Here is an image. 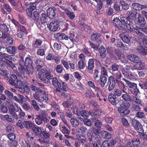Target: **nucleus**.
Returning a JSON list of instances; mask_svg holds the SVG:
<instances>
[{
  "label": "nucleus",
  "instance_id": "nucleus-9",
  "mask_svg": "<svg viewBox=\"0 0 147 147\" xmlns=\"http://www.w3.org/2000/svg\"><path fill=\"white\" fill-rule=\"evenodd\" d=\"M133 126L134 127L136 130L139 133H142L144 130L142 129V126L141 124L138 121L135 119L132 121Z\"/></svg>",
  "mask_w": 147,
  "mask_h": 147
},
{
  "label": "nucleus",
  "instance_id": "nucleus-58",
  "mask_svg": "<svg viewBox=\"0 0 147 147\" xmlns=\"http://www.w3.org/2000/svg\"><path fill=\"white\" fill-rule=\"evenodd\" d=\"M131 101H133L137 104L141 103V100L139 99L136 96L133 95L131 96Z\"/></svg>",
  "mask_w": 147,
  "mask_h": 147
},
{
  "label": "nucleus",
  "instance_id": "nucleus-26",
  "mask_svg": "<svg viewBox=\"0 0 147 147\" xmlns=\"http://www.w3.org/2000/svg\"><path fill=\"white\" fill-rule=\"evenodd\" d=\"M5 50L9 54H15L17 53V49L14 46H9L5 48Z\"/></svg>",
  "mask_w": 147,
  "mask_h": 147
},
{
  "label": "nucleus",
  "instance_id": "nucleus-29",
  "mask_svg": "<svg viewBox=\"0 0 147 147\" xmlns=\"http://www.w3.org/2000/svg\"><path fill=\"white\" fill-rule=\"evenodd\" d=\"M139 64H136L134 67H131V70L138 69L140 70L143 69L145 67V64L143 62H140Z\"/></svg>",
  "mask_w": 147,
  "mask_h": 147
},
{
  "label": "nucleus",
  "instance_id": "nucleus-28",
  "mask_svg": "<svg viewBox=\"0 0 147 147\" xmlns=\"http://www.w3.org/2000/svg\"><path fill=\"white\" fill-rule=\"evenodd\" d=\"M34 124L29 121H25L23 123V125L27 129H31L34 126Z\"/></svg>",
  "mask_w": 147,
  "mask_h": 147
},
{
  "label": "nucleus",
  "instance_id": "nucleus-27",
  "mask_svg": "<svg viewBox=\"0 0 147 147\" xmlns=\"http://www.w3.org/2000/svg\"><path fill=\"white\" fill-rule=\"evenodd\" d=\"M135 52L137 53H140L144 55H147V48H144L142 47H139L136 49Z\"/></svg>",
  "mask_w": 147,
  "mask_h": 147
},
{
  "label": "nucleus",
  "instance_id": "nucleus-17",
  "mask_svg": "<svg viewBox=\"0 0 147 147\" xmlns=\"http://www.w3.org/2000/svg\"><path fill=\"white\" fill-rule=\"evenodd\" d=\"M101 36L99 33L93 34L91 36V39L93 41H96L97 43H101L102 40Z\"/></svg>",
  "mask_w": 147,
  "mask_h": 147
},
{
  "label": "nucleus",
  "instance_id": "nucleus-4",
  "mask_svg": "<svg viewBox=\"0 0 147 147\" xmlns=\"http://www.w3.org/2000/svg\"><path fill=\"white\" fill-rule=\"evenodd\" d=\"M129 106V103L128 102H127L125 105L122 104L120 107L118 108V111L120 113V114L121 116H124L129 113V111L127 108H128Z\"/></svg>",
  "mask_w": 147,
  "mask_h": 147
},
{
  "label": "nucleus",
  "instance_id": "nucleus-52",
  "mask_svg": "<svg viewBox=\"0 0 147 147\" xmlns=\"http://www.w3.org/2000/svg\"><path fill=\"white\" fill-rule=\"evenodd\" d=\"M116 97L115 96H113L112 95H110L108 97L109 100L111 103L113 105L116 104Z\"/></svg>",
  "mask_w": 147,
  "mask_h": 147
},
{
  "label": "nucleus",
  "instance_id": "nucleus-38",
  "mask_svg": "<svg viewBox=\"0 0 147 147\" xmlns=\"http://www.w3.org/2000/svg\"><path fill=\"white\" fill-rule=\"evenodd\" d=\"M17 76L14 74H12L10 77V79L9 80V82L10 84L11 85H13L16 81H17Z\"/></svg>",
  "mask_w": 147,
  "mask_h": 147
},
{
  "label": "nucleus",
  "instance_id": "nucleus-64",
  "mask_svg": "<svg viewBox=\"0 0 147 147\" xmlns=\"http://www.w3.org/2000/svg\"><path fill=\"white\" fill-rule=\"evenodd\" d=\"M63 107L67 109L71 105V103L69 101H66L63 102Z\"/></svg>",
  "mask_w": 147,
  "mask_h": 147
},
{
  "label": "nucleus",
  "instance_id": "nucleus-21",
  "mask_svg": "<svg viewBox=\"0 0 147 147\" xmlns=\"http://www.w3.org/2000/svg\"><path fill=\"white\" fill-rule=\"evenodd\" d=\"M26 30L23 26H21L18 28L17 30V36L18 38H22L24 34L25 33Z\"/></svg>",
  "mask_w": 147,
  "mask_h": 147
},
{
  "label": "nucleus",
  "instance_id": "nucleus-45",
  "mask_svg": "<svg viewBox=\"0 0 147 147\" xmlns=\"http://www.w3.org/2000/svg\"><path fill=\"white\" fill-rule=\"evenodd\" d=\"M138 21L141 25H144L146 23L145 21L144 18L143 17L142 15L139 14L138 17Z\"/></svg>",
  "mask_w": 147,
  "mask_h": 147
},
{
  "label": "nucleus",
  "instance_id": "nucleus-10",
  "mask_svg": "<svg viewBox=\"0 0 147 147\" xmlns=\"http://www.w3.org/2000/svg\"><path fill=\"white\" fill-rule=\"evenodd\" d=\"M0 58L1 61L6 64H9V62L12 61V57L11 55H9L6 53L1 52L0 53Z\"/></svg>",
  "mask_w": 147,
  "mask_h": 147
},
{
  "label": "nucleus",
  "instance_id": "nucleus-44",
  "mask_svg": "<svg viewBox=\"0 0 147 147\" xmlns=\"http://www.w3.org/2000/svg\"><path fill=\"white\" fill-rule=\"evenodd\" d=\"M119 87H120V86ZM120 89H121V90L119 89H116L114 90V94H113L114 96L116 97L117 98V97L121 96L122 94V91H122V89L121 88H120Z\"/></svg>",
  "mask_w": 147,
  "mask_h": 147
},
{
  "label": "nucleus",
  "instance_id": "nucleus-55",
  "mask_svg": "<svg viewBox=\"0 0 147 147\" xmlns=\"http://www.w3.org/2000/svg\"><path fill=\"white\" fill-rule=\"evenodd\" d=\"M78 67L80 69H83L85 67V65L82 60H80L78 63Z\"/></svg>",
  "mask_w": 147,
  "mask_h": 147
},
{
  "label": "nucleus",
  "instance_id": "nucleus-60",
  "mask_svg": "<svg viewBox=\"0 0 147 147\" xmlns=\"http://www.w3.org/2000/svg\"><path fill=\"white\" fill-rule=\"evenodd\" d=\"M37 25L41 32H43L45 30V27L44 24H41V25L40 23L38 22H37Z\"/></svg>",
  "mask_w": 147,
  "mask_h": 147
},
{
  "label": "nucleus",
  "instance_id": "nucleus-53",
  "mask_svg": "<svg viewBox=\"0 0 147 147\" xmlns=\"http://www.w3.org/2000/svg\"><path fill=\"white\" fill-rule=\"evenodd\" d=\"M52 84L56 88L59 84L60 83L56 77H54L51 80Z\"/></svg>",
  "mask_w": 147,
  "mask_h": 147
},
{
  "label": "nucleus",
  "instance_id": "nucleus-36",
  "mask_svg": "<svg viewBox=\"0 0 147 147\" xmlns=\"http://www.w3.org/2000/svg\"><path fill=\"white\" fill-rule=\"evenodd\" d=\"M29 88L32 91L35 92V93H40V92H42V90L39 88H38L33 84L31 85Z\"/></svg>",
  "mask_w": 147,
  "mask_h": 147
},
{
  "label": "nucleus",
  "instance_id": "nucleus-14",
  "mask_svg": "<svg viewBox=\"0 0 147 147\" xmlns=\"http://www.w3.org/2000/svg\"><path fill=\"white\" fill-rule=\"evenodd\" d=\"M47 12L48 16L50 18L52 19L55 17L56 10L55 7L48 8Z\"/></svg>",
  "mask_w": 147,
  "mask_h": 147
},
{
  "label": "nucleus",
  "instance_id": "nucleus-32",
  "mask_svg": "<svg viewBox=\"0 0 147 147\" xmlns=\"http://www.w3.org/2000/svg\"><path fill=\"white\" fill-rule=\"evenodd\" d=\"M9 71L7 70L0 68V74L2 76L5 77V78H8Z\"/></svg>",
  "mask_w": 147,
  "mask_h": 147
},
{
  "label": "nucleus",
  "instance_id": "nucleus-2",
  "mask_svg": "<svg viewBox=\"0 0 147 147\" xmlns=\"http://www.w3.org/2000/svg\"><path fill=\"white\" fill-rule=\"evenodd\" d=\"M40 92V93H41L40 95L37 93L33 94V96L34 98L40 102L42 103L47 102L49 100L48 95L46 93L45 91L42 90Z\"/></svg>",
  "mask_w": 147,
  "mask_h": 147
},
{
  "label": "nucleus",
  "instance_id": "nucleus-3",
  "mask_svg": "<svg viewBox=\"0 0 147 147\" xmlns=\"http://www.w3.org/2000/svg\"><path fill=\"white\" fill-rule=\"evenodd\" d=\"M132 24L133 23L132 22H130L129 21L128 22H127L126 27L128 30L130 32L134 31L136 33L138 36L142 37H143L144 34L140 32L141 29L138 27H136L135 28L132 26Z\"/></svg>",
  "mask_w": 147,
  "mask_h": 147
},
{
  "label": "nucleus",
  "instance_id": "nucleus-37",
  "mask_svg": "<svg viewBox=\"0 0 147 147\" xmlns=\"http://www.w3.org/2000/svg\"><path fill=\"white\" fill-rule=\"evenodd\" d=\"M65 13L67 16L71 20H73L75 17L73 12H71L68 9L65 10Z\"/></svg>",
  "mask_w": 147,
  "mask_h": 147
},
{
  "label": "nucleus",
  "instance_id": "nucleus-48",
  "mask_svg": "<svg viewBox=\"0 0 147 147\" xmlns=\"http://www.w3.org/2000/svg\"><path fill=\"white\" fill-rule=\"evenodd\" d=\"M62 132L64 134L69 135L70 133V130L65 126L63 125L60 128Z\"/></svg>",
  "mask_w": 147,
  "mask_h": 147
},
{
  "label": "nucleus",
  "instance_id": "nucleus-15",
  "mask_svg": "<svg viewBox=\"0 0 147 147\" xmlns=\"http://www.w3.org/2000/svg\"><path fill=\"white\" fill-rule=\"evenodd\" d=\"M15 106L16 107V109H15V111L18 112L19 113L18 117L19 116V118L21 119H23L25 116V113L23 111L20 107L18 106L17 104H15Z\"/></svg>",
  "mask_w": 147,
  "mask_h": 147
},
{
  "label": "nucleus",
  "instance_id": "nucleus-19",
  "mask_svg": "<svg viewBox=\"0 0 147 147\" xmlns=\"http://www.w3.org/2000/svg\"><path fill=\"white\" fill-rule=\"evenodd\" d=\"M47 26L51 31H55L59 28V26L55 21L52 22L49 25H48Z\"/></svg>",
  "mask_w": 147,
  "mask_h": 147
},
{
  "label": "nucleus",
  "instance_id": "nucleus-43",
  "mask_svg": "<svg viewBox=\"0 0 147 147\" xmlns=\"http://www.w3.org/2000/svg\"><path fill=\"white\" fill-rule=\"evenodd\" d=\"M123 80L125 82L129 88H134L136 87V85L134 83L131 82L124 78H123Z\"/></svg>",
  "mask_w": 147,
  "mask_h": 147
},
{
  "label": "nucleus",
  "instance_id": "nucleus-34",
  "mask_svg": "<svg viewBox=\"0 0 147 147\" xmlns=\"http://www.w3.org/2000/svg\"><path fill=\"white\" fill-rule=\"evenodd\" d=\"M48 18L46 14L42 13L40 17V21L41 24H44L47 22Z\"/></svg>",
  "mask_w": 147,
  "mask_h": 147
},
{
  "label": "nucleus",
  "instance_id": "nucleus-41",
  "mask_svg": "<svg viewBox=\"0 0 147 147\" xmlns=\"http://www.w3.org/2000/svg\"><path fill=\"white\" fill-rule=\"evenodd\" d=\"M131 36L129 35H126L123 36L122 38V40L126 43H129L131 40Z\"/></svg>",
  "mask_w": 147,
  "mask_h": 147
},
{
  "label": "nucleus",
  "instance_id": "nucleus-46",
  "mask_svg": "<svg viewBox=\"0 0 147 147\" xmlns=\"http://www.w3.org/2000/svg\"><path fill=\"white\" fill-rule=\"evenodd\" d=\"M132 144L134 147H138L140 146V142L139 138H134L131 140Z\"/></svg>",
  "mask_w": 147,
  "mask_h": 147
},
{
  "label": "nucleus",
  "instance_id": "nucleus-18",
  "mask_svg": "<svg viewBox=\"0 0 147 147\" xmlns=\"http://www.w3.org/2000/svg\"><path fill=\"white\" fill-rule=\"evenodd\" d=\"M127 57L130 61L136 63H140L141 62V59L136 55L131 54L128 55Z\"/></svg>",
  "mask_w": 147,
  "mask_h": 147
},
{
  "label": "nucleus",
  "instance_id": "nucleus-7",
  "mask_svg": "<svg viewBox=\"0 0 147 147\" xmlns=\"http://www.w3.org/2000/svg\"><path fill=\"white\" fill-rule=\"evenodd\" d=\"M18 69L19 72L21 75L28 74V68L24 65V61L22 58L20 60Z\"/></svg>",
  "mask_w": 147,
  "mask_h": 147
},
{
  "label": "nucleus",
  "instance_id": "nucleus-57",
  "mask_svg": "<svg viewBox=\"0 0 147 147\" xmlns=\"http://www.w3.org/2000/svg\"><path fill=\"white\" fill-rule=\"evenodd\" d=\"M64 35V33H58L54 34V37L56 39L59 40H63V37Z\"/></svg>",
  "mask_w": 147,
  "mask_h": 147
},
{
  "label": "nucleus",
  "instance_id": "nucleus-56",
  "mask_svg": "<svg viewBox=\"0 0 147 147\" xmlns=\"http://www.w3.org/2000/svg\"><path fill=\"white\" fill-rule=\"evenodd\" d=\"M22 85L21 81L19 80L18 79L14 83H13L12 86H14L15 88H18L19 87H20Z\"/></svg>",
  "mask_w": 147,
  "mask_h": 147
},
{
  "label": "nucleus",
  "instance_id": "nucleus-30",
  "mask_svg": "<svg viewBox=\"0 0 147 147\" xmlns=\"http://www.w3.org/2000/svg\"><path fill=\"white\" fill-rule=\"evenodd\" d=\"M100 80L99 83L101 86L102 87H104L107 82V77L105 76H101L100 78Z\"/></svg>",
  "mask_w": 147,
  "mask_h": 147
},
{
  "label": "nucleus",
  "instance_id": "nucleus-13",
  "mask_svg": "<svg viewBox=\"0 0 147 147\" xmlns=\"http://www.w3.org/2000/svg\"><path fill=\"white\" fill-rule=\"evenodd\" d=\"M130 69H131V67L127 65L126 69H122V71L124 76L127 78L132 80L134 79V77L130 72L129 70Z\"/></svg>",
  "mask_w": 147,
  "mask_h": 147
},
{
  "label": "nucleus",
  "instance_id": "nucleus-59",
  "mask_svg": "<svg viewBox=\"0 0 147 147\" xmlns=\"http://www.w3.org/2000/svg\"><path fill=\"white\" fill-rule=\"evenodd\" d=\"M31 104L33 106L34 109L36 111H38L39 110V107L37 104L36 102L34 100H32L31 101Z\"/></svg>",
  "mask_w": 147,
  "mask_h": 147
},
{
  "label": "nucleus",
  "instance_id": "nucleus-16",
  "mask_svg": "<svg viewBox=\"0 0 147 147\" xmlns=\"http://www.w3.org/2000/svg\"><path fill=\"white\" fill-rule=\"evenodd\" d=\"M67 85L65 82H60L59 84L57 87L54 92H60L61 91H66L67 90Z\"/></svg>",
  "mask_w": 147,
  "mask_h": 147
},
{
  "label": "nucleus",
  "instance_id": "nucleus-50",
  "mask_svg": "<svg viewBox=\"0 0 147 147\" xmlns=\"http://www.w3.org/2000/svg\"><path fill=\"white\" fill-rule=\"evenodd\" d=\"M141 5L137 3H134L131 5L132 7L136 10H141Z\"/></svg>",
  "mask_w": 147,
  "mask_h": 147
},
{
  "label": "nucleus",
  "instance_id": "nucleus-24",
  "mask_svg": "<svg viewBox=\"0 0 147 147\" xmlns=\"http://www.w3.org/2000/svg\"><path fill=\"white\" fill-rule=\"evenodd\" d=\"M137 12L133 9H131L127 12V18L128 19L132 20L135 17Z\"/></svg>",
  "mask_w": 147,
  "mask_h": 147
},
{
  "label": "nucleus",
  "instance_id": "nucleus-39",
  "mask_svg": "<svg viewBox=\"0 0 147 147\" xmlns=\"http://www.w3.org/2000/svg\"><path fill=\"white\" fill-rule=\"evenodd\" d=\"M80 115L84 119H87L88 118L89 115V112L86 110H83L79 111Z\"/></svg>",
  "mask_w": 147,
  "mask_h": 147
},
{
  "label": "nucleus",
  "instance_id": "nucleus-1",
  "mask_svg": "<svg viewBox=\"0 0 147 147\" xmlns=\"http://www.w3.org/2000/svg\"><path fill=\"white\" fill-rule=\"evenodd\" d=\"M4 103L5 105L8 107L9 114L12 117L16 119H18V116L15 111V109L16 108L11 100L7 98L4 100Z\"/></svg>",
  "mask_w": 147,
  "mask_h": 147
},
{
  "label": "nucleus",
  "instance_id": "nucleus-12",
  "mask_svg": "<svg viewBox=\"0 0 147 147\" xmlns=\"http://www.w3.org/2000/svg\"><path fill=\"white\" fill-rule=\"evenodd\" d=\"M113 23L115 25L117 28L119 30H123L125 28V25L122 24L118 18L116 17L113 20Z\"/></svg>",
  "mask_w": 147,
  "mask_h": 147
},
{
  "label": "nucleus",
  "instance_id": "nucleus-8",
  "mask_svg": "<svg viewBox=\"0 0 147 147\" xmlns=\"http://www.w3.org/2000/svg\"><path fill=\"white\" fill-rule=\"evenodd\" d=\"M24 65L28 68V75H30L32 74L34 69L32 66L33 62L32 60L29 58H26L24 62Z\"/></svg>",
  "mask_w": 147,
  "mask_h": 147
},
{
  "label": "nucleus",
  "instance_id": "nucleus-62",
  "mask_svg": "<svg viewBox=\"0 0 147 147\" xmlns=\"http://www.w3.org/2000/svg\"><path fill=\"white\" fill-rule=\"evenodd\" d=\"M4 93L9 98H13V94L10 91L7 90H5L4 91Z\"/></svg>",
  "mask_w": 147,
  "mask_h": 147
},
{
  "label": "nucleus",
  "instance_id": "nucleus-47",
  "mask_svg": "<svg viewBox=\"0 0 147 147\" xmlns=\"http://www.w3.org/2000/svg\"><path fill=\"white\" fill-rule=\"evenodd\" d=\"M80 25L81 26V28L82 30H86L88 31V30H91V28L90 26H87L84 23H80L79 22Z\"/></svg>",
  "mask_w": 147,
  "mask_h": 147
},
{
  "label": "nucleus",
  "instance_id": "nucleus-5",
  "mask_svg": "<svg viewBox=\"0 0 147 147\" xmlns=\"http://www.w3.org/2000/svg\"><path fill=\"white\" fill-rule=\"evenodd\" d=\"M113 76L114 78V79H115L119 86L122 89L123 92L124 93L127 89L125 85L121 81V73L119 72H118L114 74Z\"/></svg>",
  "mask_w": 147,
  "mask_h": 147
},
{
  "label": "nucleus",
  "instance_id": "nucleus-40",
  "mask_svg": "<svg viewBox=\"0 0 147 147\" xmlns=\"http://www.w3.org/2000/svg\"><path fill=\"white\" fill-rule=\"evenodd\" d=\"M92 128H90L89 129L87 134V138L89 140L90 142L92 141V138L94 136H93V133H92Z\"/></svg>",
  "mask_w": 147,
  "mask_h": 147
},
{
  "label": "nucleus",
  "instance_id": "nucleus-31",
  "mask_svg": "<svg viewBox=\"0 0 147 147\" xmlns=\"http://www.w3.org/2000/svg\"><path fill=\"white\" fill-rule=\"evenodd\" d=\"M99 52L100 53V56L102 58L106 57V49L103 46H101L99 49Z\"/></svg>",
  "mask_w": 147,
  "mask_h": 147
},
{
  "label": "nucleus",
  "instance_id": "nucleus-22",
  "mask_svg": "<svg viewBox=\"0 0 147 147\" xmlns=\"http://www.w3.org/2000/svg\"><path fill=\"white\" fill-rule=\"evenodd\" d=\"M109 83L108 90L109 91H111L114 89L115 85V79L112 76L110 77L109 78Z\"/></svg>",
  "mask_w": 147,
  "mask_h": 147
},
{
  "label": "nucleus",
  "instance_id": "nucleus-61",
  "mask_svg": "<svg viewBox=\"0 0 147 147\" xmlns=\"http://www.w3.org/2000/svg\"><path fill=\"white\" fill-rule=\"evenodd\" d=\"M61 63L63 65L64 67L67 69H68L69 68L68 63L65 59H64L61 61Z\"/></svg>",
  "mask_w": 147,
  "mask_h": 147
},
{
  "label": "nucleus",
  "instance_id": "nucleus-51",
  "mask_svg": "<svg viewBox=\"0 0 147 147\" xmlns=\"http://www.w3.org/2000/svg\"><path fill=\"white\" fill-rule=\"evenodd\" d=\"M70 122L73 127H76L79 125V121L77 119L71 118L70 120Z\"/></svg>",
  "mask_w": 147,
  "mask_h": 147
},
{
  "label": "nucleus",
  "instance_id": "nucleus-23",
  "mask_svg": "<svg viewBox=\"0 0 147 147\" xmlns=\"http://www.w3.org/2000/svg\"><path fill=\"white\" fill-rule=\"evenodd\" d=\"M94 67V61L93 59H90L88 61V72L90 74L92 73Z\"/></svg>",
  "mask_w": 147,
  "mask_h": 147
},
{
  "label": "nucleus",
  "instance_id": "nucleus-63",
  "mask_svg": "<svg viewBox=\"0 0 147 147\" xmlns=\"http://www.w3.org/2000/svg\"><path fill=\"white\" fill-rule=\"evenodd\" d=\"M100 133L101 135L103 138H109V136H110V134L108 132L105 131H101Z\"/></svg>",
  "mask_w": 147,
  "mask_h": 147
},
{
  "label": "nucleus",
  "instance_id": "nucleus-54",
  "mask_svg": "<svg viewBox=\"0 0 147 147\" xmlns=\"http://www.w3.org/2000/svg\"><path fill=\"white\" fill-rule=\"evenodd\" d=\"M125 93H126L123 94L121 96L122 98L125 101H131V96H130L127 94V93H126L125 91Z\"/></svg>",
  "mask_w": 147,
  "mask_h": 147
},
{
  "label": "nucleus",
  "instance_id": "nucleus-33",
  "mask_svg": "<svg viewBox=\"0 0 147 147\" xmlns=\"http://www.w3.org/2000/svg\"><path fill=\"white\" fill-rule=\"evenodd\" d=\"M36 118L35 119V123L37 125H40L42 124L44 120L43 118L39 115H36Z\"/></svg>",
  "mask_w": 147,
  "mask_h": 147
},
{
  "label": "nucleus",
  "instance_id": "nucleus-25",
  "mask_svg": "<svg viewBox=\"0 0 147 147\" xmlns=\"http://www.w3.org/2000/svg\"><path fill=\"white\" fill-rule=\"evenodd\" d=\"M31 129L36 136L40 137L41 134V128L38 126L34 124Z\"/></svg>",
  "mask_w": 147,
  "mask_h": 147
},
{
  "label": "nucleus",
  "instance_id": "nucleus-20",
  "mask_svg": "<svg viewBox=\"0 0 147 147\" xmlns=\"http://www.w3.org/2000/svg\"><path fill=\"white\" fill-rule=\"evenodd\" d=\"M46 72L45 69H41L38 73V78L42 82L46 80Z\"/></svg>",
  "mask_w": 147,
  "mask_h": 147
},
{
  "label": "nucleus",
  "instance_id": "nucleus-42",
  "mask_svg": "<svg viewBox=\"0 0 147 147\" xmlns=\"http://www.w3.org/2000/svg\"><path fill=\"white\" fill-rule=\"evenodd\" d=\"M42 43V41L40 39H36L32 45L33 47L34 48H38L40 46Z\"/></svg>",
  "mask_w": 147,
  "mask_h": 147
},
{
  "label": "nucleus",
  "instance_id": "nucleus-6",
  "mask_svg": "<svg viewBox=\"0 0 147 147\" xmlns=\"http://www.w3.org/2000/svg\"><path fill=\"white\" fill-rule=\"evenodd\" d=\"M26 12L27 15L29 17L37 22H39V14L37 11H35L32 12L30 9H27Z\"/></svg>",
  "mask_w": 147,
  "mask_h": 147
},
{
  "label": "nucleus",
  "instance_id": "nucleus-49",
  "mask_svg": "<svg viewBox=\"0 0 147 147\" xmlns=\"http://www.w3.org/2000/svg\"><path fill=\"white\" fill-rule=\"evenodd\" d=\"M63 67L61 65H57L55 68V70L58 73H61L63 71Z\"/></svg>",
  "mask_w": 147,
  "mask_h": 147
},
{
  "label": "nucleus",
  "instance_id": "nucleus-35",
  "mask_svg": "<svg viewBox=\"0 0 147 147\" xmlns=\"http://www.w3.org/2000/svg\"><path fill=\"white\" fill-rule=\"evenodd\" d=\"M87 128L84 126H82L80 127L77 130V131L80 134L84 135L86 134L87 131Z\"/></svg>",
  "mask_w": 147,
  "mask_h": 147
},
{
  "label": "nucleus",
  "instance_id": "nucleus-11",
  "mask_svg": "<svg viewBox=\"0 0 147 147\" xmlns=\"http://www.w3.org/2000/svg\"><path fill=\"white\" fill-rule=\"evenodd\" d=\"M9 30V28L5 24L0 25V31L1 32L2 37L3 38H7L9 36V34L7 33L8 32Z\"/></svg>",
  "mask_w": 147,
  "mask_h": 147
}]
</instances>
